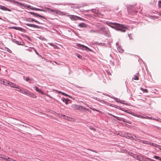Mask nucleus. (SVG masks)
Segmentation results:
<instances>
[{
  "label": "nucleus",
  "mask_w": 161,
  "mask_h": 161,
  "mask_svg": "<svg viewBox=\"0 0 161 161\" xmlns=\"http://www.w3.org/2000/svg\"><path fill=\"white\" fill-rule=\"evenodd\" d=\"M3 159L7 160V159H9V158L8 156L5 155V157H4V158H3Z\"/></svg>",
  "instance_id": "79ce46f5"
},
{
  "label": "nucleus",
  "mask_w": 161,
  "mask_h": 161,
  "mask_svg": "<svg viewBox=\"0 0 161 161\" xmlns=\"http://www.w3.org/2000/svg\"><path fill=\"white\" fill-rule=\"evenodd\" d=\"M86 110L88 112H89L90 113L91 112V110L87 108L86 109Z\"/></svg>",
  "instance_id": "13d9d810"
},
{
  "label": "nucleus",
  "mask_w": 161,
  "mask_h": 161,
  "mask_svg": "<svg viewBox=\"0 0 161 161\" xmlns=\"http://www.w3.org/2000/svg\"><path fill=\"white\" fill-rule=\"evenodd\" d=\"M77 17H78V16L74 15H71L70 17V18L71 19L75 20H78Z\"/></svg>",
  "instance_id": "a211bd4d"
},
{
  "label": "nucleus",
  "mask_w": 161,
  "mask_h": 161,
  "mask_svg": "<svg viewBox=\"0 0 161 161\" xmlns=\"http://www.w3.org/2000/svg\"><path fill=\"white\" fill-rule=\"evenodd\" d=\"M107 114H108V115L111 116L113 117H115V116L112 114H110L109 113H108Z\"/></svg>",
  "instance_id": "49530a36"
},
{
  "label": "nucleus",
  "mask_w": 161,
  "mask_h": 161,
  "mask_svg": "<svg viewBox=\"0 0 161 161\" xmlns=\"http://www.w3.org/2000/svg\"><path fill=\"white\" fill-rule=\"evenodd\" d=\"M136 5L130 6L128 8V13L134 15L137 12L138 8L136 7Z\"/></svg>",
  "instance_id": "20e7f679"
},
{
  "label": "nucleus",
  "mask_w": 161,
  "mask_h": 161,
  "mask_svg": "<svg viewBox=\"0 0 161 161\" xmlns=\"http://www.w3.org/2000/svg\"><path fill=\"white\" fill-rule=\"evenodd\" d=\"M106 24L108 25L114 29L115 30L122 32H125L126 30L127 29V28L126 27L125 25L119 23H112V22H107Z\"/></svg>",
  "instance_id": "f03ea898"
},
{
  "label": "nucleus",
  "mask_w": 161,
  "mask_h": 161,
  "mask_svg": "<svg viewBox=\"0 0 161 161\" xmlns=\"http://www.w3.org/2000/svg\"><path fill=\"white\" fill-rule=\"evenodd\" d=\"M127 136L130 139H131L132 140H134L135 141H138L139 142L143 143L144 144H149L150 145V142L149 141L141 140L139 139V137H136L135 135L131 134H127Z\"/></svg>",
  "instance_id": "7ed1b4c3"
},
{
  "label": "nucleus",
  "mask_w": 161,
  "mask_h": 161,
  "mask_svg": "<svg viewBox=\"0 0 161 161\" xmlns=\"http://www.w3.org/2000/svg\"><path fill=\"white\" fill-rule=\"evenodd\" d=\"M119 103H121L125 104V103H122L123 102H124V101L123 100H119Z\"/></svg>",
  "instance_id": "6e6d98bb"
},
{
  "label": "nucleus",
  "mask_w": 161,
  "mask_h": 161,
  "mask_svg": "<svg viewBox=\"0 0 161 161\" xmlns=\"http://www.w3.org/2000/svg\"><path fill=\"white\" fill-rule=\"evenodd\" d=\"M6 50L9 53H12L11 51L7 47L6 48Z\"/></svg>",
  "instance_id": "ea45409f"
},
{
  "label": "nucleus",
  "mask_w": 161,
  "mask_h": 161,
  "mask_svg": "<svg viewBox=\"0 0 161 161\" xmlns=\"http://www.w3.org/2000/svg\"><path fill=\"white\" fill-rule=\"evenodd\" d=\"M29 13L31 15H33V16H35V17H40L41 18L44 19L46 20H47V18L46 17H45L44 16H42L40 14H38L35 13L33 12H29Z\"/></svg>",
  "instance_id": "423d86ee"
},
{
  "label": "nucleus",
  "mask_w": 161,
  "mask_h": 161,
  "mask_svg": "<svg viewBox=\"0 0 161 161\" xmlns=\"http://www.w3.org/2000/svg\"><path fill=\"white\" fill-rule=\"evenodd\" d=\"M25 21L29 22H32L34 21L39 24H43V23L38 21V20H36L35 19L32 18H29L28 19H26L25 20Z\"/></svg>",
  "instance_id": "9b49d317"
},
{
  "label": "nucleus",
  "mask_w": 161,
  "mask_h": 161,
  "mask_svg": "<svg viewBox=\"0 0 161 161\" xmlns=\"http://www.w3.org/2000/svg\"><path fill=\"white\" fill-rule=\"evenodd\" d=\"M97 31H98V29L97 28V29L96 30H90V32H95V33H98V32H97Z\"/></svg>",
  "instance_id": "4c0bfd02"
},
{
  "label": "nucleus",
  "mask_w": 161,
  "mask_h": 161,
  "mask_svg": "<svg viewBox=\"0 0 161 161\" xmlns=\"http://www.w3.org/2000/svg\"><path fill=\"white\" fill-rule=\"evenodd\" d=\"M15 2L17 3L18 5H19L22 6H24V4L20 2Z\"/></svg>",
  "instance_id": "7c9ffc66"
},
{
  "label": "nucleus",
  "mask_w": 161,
  "mask_h": 161,
  "mask_svg": "<svg viewBox=\"0 0 161 161\" xmlns=\"http://www.w3.org/2000/svg\"><path fill=\"white\" fill-rule=\"evenodd\" d=\"M112 98H114V99L115 100V101L116 102H117V103H119V99L116 97H114V98H113V97Z\"/></svg>",
  "instance_id": "58836bf2"
},
{
  "label": "nucleus",
  "mask_w": 161,
  "mask_h": 161,
  "mask_svg": "<svg viewBox=\"0 0 161 161\" xmlns=\"http://www.w3.org/2000/svg\"><path fill=\"white\" fill-rule=\"evenodd\" d=\"M139 74V72H138L136 74L134 75V78L132 79V80L134 79L136 80H138L139 78L138 77V75Z\"/></svg>",
  "instance_id": "f3484780"
},
{
  "label": "nucleus",
  "mask_w": 161,
  "mask_h": 161,
  "mask_svg": "<svg viewBox=\"0 0 161 161\" xmlns=\"http://www.w3.org/2000/svg\"><path fill=\"white\" fill-rule=\"evenodd\" d=\"M119 109L125 112H127V110H125L123 108H121V107H120V108H119Z\"/></svg>",
  "instance_id": "a19ab883"
},
{
  "label": "nucleus",
  "mask_w": 161,
  "mask_h": 161,
  "mask_svg": "<svg viewBox=\"0 0 161 161\" xmlns=\"http://www.w3.org/2000/svg\"><path fill=\"white\" fill-rule=\"evenodd\" d=\"M31 93V92H29L28 90H27L26 93H25V94L29 96H30Z\"/></svg>",
  "instance_id": "c756f323"
},
{
  "label": "nucleus",
  "mask_w": 161,
  "mask_h": 161,
  "mask_svg": "<svg viewBox=\"0 0 161 161\" xmlns=\"http://www.w3.org/2000/svg\"><path fill=\"white\" fill-rule=\"evenodd\" d=\"M153 159L148 158H146V160L145 161H152Z\"/></svg>",
  "instance_id": "72a5a7b5"
},
{
  "label": "nucleus",
  "mask_w": 161,
  "mask_h": 161,
  "mask_svg": "<svg viewBox=\"0 0 161 161\" xmlns=\"http://www.w3.org/2000/svg\"><path fill=\"white\" fill-rule=\"evenodd\" d=\"M13 42H14L15 43H17L18 45H23L24 44V42H19V41H17L16 40H14L13 41Z\"/></svg>",
  "instance_id": "dca6fc26"
},
{
  "label": "nucleus",
  "mask_w": 161,
  "mask_h": 161,
  "mask_svg": "<svg viewBox=\"0 0 161 161\" xmlns=\"http://www.w3.org/2000/svg\"><path fill=\"white\" fill-rule=\"evenodd\" d=\"M8 80H6L0 78V83L5 85L6 86L7 85V84H8Z\"/></svg>",
  "instance_id": "1a4fd4ad"
},
{
  "label": "nucleus",
  "mask_w": 161,
  "mask_h": 161,
  "mask_svg": "<svg viewBox=\"0 0 161 161\" xmlns=\"http://www.w3.org/2000/svg\"><path fill=\"white\" fill-rule=\"evenodd\" d=\"M0 9L4 11H11V10L10 9L1 5H0Z\"/></svg>",
  "instance_id": "2eb2a0df"
},
{
  "label": "nucleus",
  "mask_w": 161,
  "mask_h": 161,
  "mask_svg": "<svg viewBox=\"0 0 161 161\" xmlns=\"http://www.w3.org/2000/svg\"><path fill=\"white\" fill-rule=\"evenodd\" d=\"M127 83H128V82H127V80H126L125 81V85H126V87L127 89Z\"/></svg>",
  "instance_id": "4d7b16f0"
},
{
  "label": "nucleus",
  "mask_w": 161,
  "mask_h": 161,
  "mask_svg": "<svg viewBox=\"0 0 161 161\" xmlns=\"http://www.w3.org/2000/svg\"><path fill=\"white\" fill-rule=\"evenodd\" d=\"M140 90L143 91V92L147 93L148 91V90L146 89H144L143 88H140Z\"/></svg>",
  "instance_id": "a878e982"
},
{
  "label": "nucleus",
  "mask_w": 161,
  "mask_h": 161,
  "mask_svg": "<svg viewBox=\"0 0 161 161\" xmlns=\"http://www.w3.org/2000/svg\"><path fill=\"white\" fill-rule=\"evenodd\" d=\"M7 86H9L13 88H15L17 89H19V86H17V85L9 81H8V84H7Z\"/></svg>",
  "instance_id": "6e6552de"
},
{
  "label": "nucleus",
  "mask_w": 161,
  "mask_h": 161,
  "mask_svg": "<svg viewBox=\"0 0 161 161\" xmlns=\"http://www.w3.org/2000/svg\"><path fill=\"white\" fill-rule=\"evenodd\" d=\"M132 115H133V116H134L137 117L141 118V116L140 117V116L137 115V114H133Z\"/></svg>",
  "instance_id": "c03bdc74"
},
{
  "label": "nucleus",
  "mask_w": 161,
  "mask_h": 161,
  "mask_svg": "<svg viewBox=\"0 0 161 161\" xmlns=\"http://www.w3.org/2000/svg\"><path fill=\"white\" fill-rule=\"evenodd\" d=\"M82 107H83V108H82V109H86L85 107L83 106H82Z\"/></svg>",
  "instance_id": "774afa93"
},
{
  "label": "nucleus",
  "mask_w": 161,
  "mask_h": 161,
  "mask_svg": "<svg viewBox=\"0 0 161 161\" xmlns=\"http://www.w3.org/2000/svg\"><path fill=\"white\" fill-rule=\"evenodd\" d=\"M94 98L98 101V100H99V99H100L96 97L95 98Z\"/></svg>",
  "instance_id": "0e129e2a"
},
{
  "label": "nucleus",
  "mask_w": 161,
  "mask_h": 161,
  "mask_svg": "<svg viewBox=\"0 0 161 161\" xmlns=\"http://www.w3.org/2000/svg\"><path fill=\"white\" fill-rule=\"evenodd\" d=\"M110 106H111L115 108H117L118 109H119V108H120V106H118L117 105H115L114 104H112L110 105Z\"/></svg>",
  "instance_id": "b1692460"
},
{
  "label": "nucleus",
  "mask_w": 161,
  "mask_h": 161,
  "mask_svg": "<svg viewBox=\"0 0 161 161\" xmlns=\"http://www.w3.org/2000/svg\"><path fill=\"white\" fill-rule=\"evenodd\" d=\"M31 79H30L28 77H26L25 80L29 82V83H31Z\"/></svg>",
  "instance_id": "bb28decb"
},
{
  "label": "nucleus",
  "mask_w": 161,
  "mask_h": 161,
  "mask_svg": "<svg viewBox=\"0 0 161 161\" xmlns=\"http://www.w3.org/2000/svg\"><path fill=\"white\" fill-rule=\"evenodd\" d=\"M150 145L152 146L158 148L159 150H161V146L158 145L156 143H151L150 142Z\"/></svg>",
  "instance_id": "4468645a"
},
{
  "label": "nucleus",
  "mask_w": 161,
  "mask_h": 161,
  "mask_svg": "<svg viewBox=\"0 0 161 161\" xmlns=\"http://www.w3.org/2000/svg\"><path fill=\"white\" fill-rule=\"evenodd\" d=\"M33 50V51L35 52L36 53L37 55H39V53L37 52V51L36 50V49L34 47H32V48Z\"/></svg>",
  "instance_id": "2f4dec72"
},
{
  "label": "nucleus",
  "mask_w": 161,
  "mask_h": 161,
  "mask_svg": "<svg viewBox=\"0 0 161 161\" xmlns=\"http://www.w3.org/2000/svg\"><path fill=\"white\" fill-rule=\"evenodd\" d=\"M141 118L142 119H145V118H147L148 119H151L152 118L151 117H144L143 116H141Z\"/></svg>",
  "instance_id": "f704fd0d"
},
{
  "label": "nucleus",
  "mask_w": 161,
  "mask_h": 161,
  "mask_svg": "<svg viewBox=\"0 0 161 161\" xmlns=\"http://www.w3.org/2000/svg\"><path fill=\"white\" fill-rule=\"evenodd\" d=\"M26 91H27L26 90L23 89V90H22V92H21V93H23V94H25V93H26Z\"/></svg>",
  "instance_id": "c9c22d12"
},
{
  "label": "nucleus",
  "mask_w": 161,
  "mask_h": 161,
  "mask_svg": "<svg viewBox=\"0 0 161 161\" xmlns=\"http://www.w3.org/2000/svg\"><path fill=\"white\" fill-rule=\"evenodd\" d=\"M90 108L92 109V110H94V111H95V109H96L94 108Z\"/></svg>",
  "instance_id": "69168bd1"
},
{
  "label": "nucleus",
  "mask_w": 161,
  "mask_h": 161,
  "mask_svg": "<svg viewBox=\"0 0 161 161\" xmlns=\"http://www.w3.org/2000/svg\"><path fill=\"white\" fill-rule=\"evenodd\" d=\"M63 117H64V119H66V118H67L68 119V120H69V119H70V117H68V116H67V117H66V116H65V115H63Z\"/></svg>",
  "instance_id": "8fccbe9b"
},
{
  "label": "nucleus",
  "mask_w": 161,
  "mask_h": 161,
  "mask_svg": "<svg viewBox=\"0 0 161 161\" xmlns=\"http://www.w3.org/2000/svg\"><path fill=\"white\" fill-rule=\"evenodd\" d=\"M25 25H27V26H30L31 27H33L34 28H37V29H40V28L39 26L37 25H36L33 24H30V23H25Z\"/></svg>",
  "instance_id": "f8f14e48"
},
{
  "label": "nucleus",
  "mask_w": 161,
  "mask_h": 161,
  "mask_svg": "<svg viewBox=\"0 0 161 161\" xmlns=\"http://www.w3.org/2000/svg\"><path fill=\"white\" fill-rule=\"evenodd\" d=\"M35 90L37 92H39L42 94H44L42 90L39 89V88L36 86L35 87Z\"/></svg>",
  "instance_id": "aec40b11"
},
{
  "label": "nucleus",
  "mask_w": 161,
  "mask_h": 161,
  "mask_svg": "<svg viewBox=\"0 0 161 161\" xmlns=\"http://www.w3.org/2000/svg\"><path fill=\"white\" fill-rule=\"evenodd\" d=\"M76 56L79 58L81 59L82 60H84L85 59V58L83 57L81 55H80L77 53L76 54Z\"/></svg>",
  "instance_id": "4be33fe9"
},
{
  "label": "nucleus",
  "mask_w": 161,
  "mask_h": 161,
  "mask_svg": "<svg viewBox=\"0 0 161 161\" xmlns=\"http://www.w3.org/2000/svg\"><path fill=\"white\" fill-rule=\"evenodd\" d=\"M88 150H90V151H91L92 152H95V153H97V151H96L95 150H92V149H88Z\"/></svg>",
  "instance_id": "a18cd8bd"
},
{
  "label": "nucleus",
  "mask_w": 161,
  "mask_h": 161,
  "mask_svg": "<svg viewBox=\"0 0 161 161\" xmlns=\"http://www.w3.org/2000/svg\"><path fill=\"white\" fill-rule=\"evenodd\" d=\"M118 50H119V52H123L124 51V50H123L122 48L120 47H118Z\"/></svg>",
  "instance_id": "473e14b6"
},
{
  "label": "nucleus",
  "mask_w": 161,
  "mask_h": 161,
  "mask_svg": "<svg viewBox=\"0 0 161 161\" xmlns=\"http://www.w3.org/2000/svg\"><path fill=\"white\" fill-rule=\"evenodd\" d=\"M77 18H78V20H83V21H84L85 20V19H83L82 18L78 16V17H77Z\"/></svg>",
  "instance_id": "37998d69"
},
{
  "label": "nucleus",
  "mask_w": 161,
  "mask_h": 161,
  "mask_svg": "<svg viewBox=\"0 0 161 161\" xmlns=\"http://www.w3.org/2000/svg\"><path fill=\"white\" fill-rule=\"evenodd\" d=\"M31 8L33 10H35L40 11H41L42 10H41V9L37 8L35 7H34L32 6H31Z\"/></svg>",
  "instance_id": "5701e85b"
},
{
  "label": "nucleus",
  "mask_w": 161,
  "mask_h": 161,
  "mask_svg": "<svg viewBox=\"0 0 161 161\" xmlns=\"http://www.w3.org/2000/svg\"><path fill=\"white\" fill-rule=\"evenodd\" d=\"M95 10V9H92L91 10V11H92V12H95V11H94Z\"/></svg>",
  "instance_id": "338daca9"
},
{
  "label": "nucleus",
  "mask_w": 161,
  "mask_h": 161,
  "mask_svg": "<svg viewBox=\"0 0 161 161\" xmlns=\"http://www.w3.org/2000/svg\"><path fill=\"white\" fill-rule=\"evenodd\" d=\"M78 26L81 28L86 27V25L84 23H81L78 25Z\"/></svg>",
  "instance_id": "412c9836"
},
{
  "label": "nucleus",
  "mask_w": 161,
  "mask_h": 161,
  "mask_svg": "<svg viewBox=\"0 0 161 161\" xmlns=\"http://www.w3.org/2000/svg\"><path fill=\"white\" fill-rule=\"evenodd\" d=\"M38 56H39L41 58H42V59H44L45 60L46 59V58H44L41 55H40L39 54V55H38Z\"/></svg>",
  "instance_id": "864d4df0"
},
{
  "label": "nucleus",
  "mask_w": 161,
  "mask_h": 161,
  "mask_svg": "<svg viewBox=\"0 0 161 161\" xmlns=\"http://www.w3.org/2000/svg\"><path fill=\"white\" fill-rule=\"evenodd\" d=\"M96 26L98 29L97 31L98 33L103 34L108 37H111V34L107 27H104L103 25L100 24H97Z\"/></svg>",
  "instance_id": "f257e3e1"
},
{
  "label": "nucleus",
  "mask_w": 161,
  "mask_h": 161,
  "mask_svg": "<svg viewBox=\"0 0 161 161\" xmlns=\"http://www.w3.org/2000/svg\"><path fill=\"white\" fill-rule=\"evenodd\" d=\"M80 12L85 11L83 9H80ZM89 11V10H86L85 11V12H87Z\"/></svg>",
  "instance_id": "603ef678"
},
{
  "label": "nucleus",
  "mask_w": 161,
  "mask_h": 161,
  "mask_svg": "<svg viewBox=\"0 0 161 161\" xmlns=\"http://www.w3.org/2000/svg\"><path fill=\"white\" fill-rule=\"evenodd\" d=\"M30 97H31L34 98H36V95L35 94H34L31 92V93Z\"/></svg>",
  "instance_id": "cd10ccee"
},
{
  "label": "nucleus",
  "mask_w": 161,
  "mask_h": 161,
  "mask_svg": "<svg viewBox=\"0 0 161 161\" xmlns=\"http://www.w3.org/2000/svg\"><path fill=\"white\" fill-rule=\"evenodd\" d=\"M19 89V90H18V91L20 92H22V90H23V89H20V88Z\"/></svg>",
  "instance_id": "e2e57ef3"
},
{
  "label": "nucleus",
  "mask_w": 161,
  "mask_h": 161,
  "mask_svg": "<svg viewBox=\"0 0 161 161\" xmlns=\"http://www.w3.org/2000/svg\"><path fill=\"white\" fill-rule=\"evenodd\" d=\"M78 46L82 50H86V51H91V52L92 51V50L91 49L87 47L86 46L83 45L79 44Z\"/></svg>",
  "instance_id": "39448f33"
},
{
  "label": "nucleus",
  "mask_w": 161,
  "mask_h": 161,
  "mask_svg": "<svg viewBox=\"0 0 161 161\" xmlns=\"http://www.w3.org/2000/svg\"><path fill=\"white\" fill-rule=\"evenodd\" d=\"M158 5L159 7H161V1H159L158 3Z\"/></svg>",
  "instance_id": "de8ad7c7"
},
{
  "label": "nucleus",
  "mask_w": 161,
  "mask_h": 161,
  "mask_svg": "<svg viewBox=\"0 0 161 161\" xmlns=\"http://www.w3.org/2000/svg\"><path fill=\"white\" fill-rule=\"evenodd\" d=\"M75 108L77 109H80L81 108H83L82 106H80L78 105H75Z\"/></svg>",
  "instance_id": "393cba45"
},
{
  "label": "nucleus",
  "mask_w": 161,
  "mask_h": 161,
  "mask_svg": "<svg viewBox=\"0 0 161 161\" xmlns=\"http://www.w3.org/2000/svg\"><path fill=\"white\" fill-rule=\"evenodd\" d=\"M11 29H14L16 30H19L23 32H25V30L22 28L20 27H18L16 26H12L10 27Z\"/></svg>",
  "instance_id": "ddd939ff"
},
{
  "label": "nucleus",
  "mask_w": 161,
  "mask_h": 161,
  "mask_svg": "<svg viewBox=\"0 0 161 161\" xmlns=\"http://www.w3.org/2000/svg\"><path fill=\"white\" fill-rule=\"evenodd\" d=\"M13 159L9 158V159H7L8 161H13Z\"/></svg>",
  "instance_id": "052dcab7"
},
{
  "label": "nucleus",
  "mask_w": 161,
  "mask_h": 161,
  "mask_svg": "<svg viewBox=\"0 0 161 161\" xmlns=\"http://www.w3.org/2000/svg\"><path fill=\"white\" fill-rule=\"evenodd\" d=\"M95 111H96L97 112H99L100 113L101 112V111L100 110H97V109H95Z\"/></svg>",
  "instance_id": "680f3d73"
},
{
  "label": "nucleus",
  "mask_w": 161,
  "mask_h": 161,
  "mask_svg": "<svg viewBox=\"0 0 161 161\" xmlns=\"http://www.w3.org/2000/svg\"><path fill=\"white\" fill-rule=\"evenodd\" d=\"M114 118L116 119H117L118 120L122 121L124 122H126V123H129L130 124H131V122L130 121L128 120L127 119H125L116 116L115 117H114Z\"/></svg>",
  "instance_id": "0eeeda50"
},
{
  "label": "nucleus",
  "mask_w": 161,
  "mask_h": 161,
  "mask_svg": "<svg viewBox=\"0 0 161 161\" xmlns=\"http://www.w3.org/2000/svg\"><path fill=\"white\" fill-rule=\"evenodd\" d=\"M42 10L41 11H43L44 12H47V11H48L49 12H55L56 11L54 10L48 8H45V9H41Z\"/></svg>",
  "instance_id": "9d476101"
},
{
  "label": "nucleus",
  "mask_w": 161,
  "mask_h": 161,
  "mask_svg": "<svg viewBox=\"0 0 161 161\" xmlns=\"http://www.w3.org/2000/svg\"><path fill=\"white\" fill-rule=\"evenodd\" d=\"M128 36L129 37L130 39H132V37L131 36V34H128Z\"/></svg>",
  "instance_id": "5fc2aeb1"
},
{
  "label": "nucleus",
  "mask_w": 161,
  "mask_h": 161,
  "mask_svg": "<svg viewBox=\"0 0 161 161\" xmlns=\"http://www.w3.org/2000/svg\"><path fill=\"white\" fill-rule=\"evenodd\" d=\"M61 94L63 95H65L66 96H68L67 94L62 92H61Z\"/></svg>",
  "instance_id": "3c124183"
},
{
  "label": "nucleus",
  "mask_w": 161,
  "mask_h": 161,
  "mask_svg": "<svg viewBox=\"0 0 161 161\" xmlns=\"http://www.w3.org/2000/svg\"><path fill=\"white\" fill-rule=\"evenodd\" d=\"M62 100L66 104H68L69 103L68 101H69V99L68 98H65L63 97L62 99Z\"/></svg>",
  "instance_id": "6ab92c4d"
},
{
  "label": "nucleus",
  "mask_w": 161,
  "mask_h": 161,
  "mask_svg": "<svg viewBox=\"0 0 161 161\" xmlns=\"http://www.w3.org/2000/svg\"><path fill=\"white\" fill-rule=\"evenodd\" d=\"M4 157H5V155L3 154H0V158H4Z\"/></svg>",
  "instance_id": "09e8293b"
},
{
  "label": "nucleus",
  "mask_w": 161,
  "mask_h": 161,
  "mask_svg": "<svg viewBox=\"0 0 161 161\" xmlns=\"http://www.w3.org/2000/svg\"><path fill=\"white\" fill-rule=\"evenodd\" d=\"M153 158L159 160L160 158V157L158 156L155 155L153 156Z\"/></svg>",
  "instance_id": "e433bc0d"
},
{
  "label": "nucleus",
  "mask_w": 161,
  "mask_h": 161,
  "mask_svg": "<svg viewBox=\"0 0 161 161\" xmlns=\"http://www.w3.org/2000/svg\"><path fill=\"white\" fill-rule=\"evenodd\" d=\"M127 112L128 113L130 114H131L132 115V114H133V113H132V112H131L130 111V112H127Z\"/></svg>",
  "instance_id": "bf43d9fd"
},
{
  "label": "nucleus",
  "mask_w": 161,
  "mask_h": 161,
  "mask_svg": "<svg viewBox=\"0 0 161 161\" xmlns=\"http://www.w3.org/2000/svg\"><path fill=\"white\" fill-rule=\"evenodd\" d=\"M98 101L101 102V103L105 104H106L107 103V102L102 99H99V100H98Z\"/></svg>",
  "instance_id": "c85d7f7f"
}]
</instances>
